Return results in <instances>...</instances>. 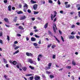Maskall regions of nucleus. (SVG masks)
I'll use <instances>...</instances> for the list:
<instances>
[{
    "instance_id": "4d7b16f0",
    "label": "nucleus",
    "mask_w": 80,
    "mask_h": 80,
    "mask_svg": "<svg viewBox=\"0 0 80 80\" xmlns=\"http://www.w3.org/2000/svg\"><path fill=\"white\" fill-rule=\"evenodd\" d=\"M78 17H80V11H79L78 12Z\"/></svg>"
},
{
    "instance_id": "c03bdc74",
    "label": "nucleus",
    "mask_w": 80,
    "mask_h": 80,
    "mask_svg": "<svg viewBox=\"0 0 80 80\" xmlns=\"http://www.w3.org/2000/svg\"><path fill=\"white\" fill-rule=\"evenodd\" d=\"M46 72L47 74H50L51 73V72L49 71H46Z\"/></svg>"
},
{
    "instance_id": "7ed1b4c3",
    "label": "nucleus",
    "mask_w": 80,
    "mask_h": 80,
    "mask_svg": "<svg viewBox=\"0 0 80 80\" xmlns=\"http://www.w3.org/2000/svg\"><path fill=\"white\" fill-rule=\"evenodd\" d=\"M26 55L28 56V57H32L33 56V54L31 53H29L28 52L26 53Z\"/></svg>"
},
{
    "instance_id": "3c124183",
    "label": "nucleus",
    "mask_w": 80,
    "mask_h": 80,
    "mask_svg": "<svg viewBox=\"0 0 80 80\" xmlns=\"http://www.w3.org/2000/svg\"><path fill=\"white\" fill-rule=\"evenodd\" d=\"M59 32L60 35H62V32L60 31V30H59Z\"/></svg>"
},
{
    "instance_id": "79ce46f5",
    "label": "nucleus",
    "mask_w": 80,
    "mask_h": 80,
    "mask_svg": "<svg viewBox=\"0 0 80 80\" xmlns=\"http://www.w3.org/2000/svg\"><path fill=\"white\" fill-rule=\"evenodd\" d=\"M80 4H78L76 5V7L77 8H78V7H80Z\"/></svg>"
},
{
    "instance_id": "6e6d98bb",
    "label": "nucleus",
    "mask_w": 80,
    "mask_h": 80,
    "mask_svg": "<svg viewBox=\"0 0 80 80\" xmlns=\"http://www.w3.org/2000/svg\"><path fill=\"white\" fill-rule=\"evenodd\" d=\"M37 19H38V20H42V18H40V17H38L37 18Z\"/></svg>"
},
{
    "instance_id": "bb28decb",
    "label": "nucleus",
    "mask_w": 80,
    "mask_h": 80,
    "mask_svg": "<svg viewBox=\"0 0 80 80\" xmlns=\"http://www.w3.org/2000/svg\"><path fill=\"white\" fill-rule=\"evenodd\" d=\"M56 58V55L54 54L52 56V58L53 59H55V58Z\"/></svg>"
},
{
    "instance_id": "69168bd1",
    "label": "nucleus",
    "mask_w": 80,
    "mask_h": 80,
    "mask_svg": "<svg viewBox=\"0 0 80 80\" xmlns=\"http://www.w3.org/2000/svg\"><path fill=\"white\" fill-rule=\"evenodd\" d=\"M33 35V33L32 32H31L30 33V35H31V36H32V35Z\"/></svg>"
},
{
    "instance_id": "1a4fd4ad",
    "label": "nucleus",
    "mask_w": 80,
    "mask_h": 80,
    "mask_svg": "<svg viewBox=\"0 0 80 80\" xmlns=\"http://www.w3.org/2000/svg\"><path fill=\"white\" fill-rule=\"evenodd\" d=\"M28 62H29L30 63H33V61H32V59H29L28 60Z\"/></svg>"
},
{
    "instance_id": "58836bf2",
    "label": "nucleus",
    "mask_w": 80,
    "mask_h": 80,
    "mask_svg": "<svg viewBox=\"0 0 80 80\" xmlns=\"http://www.w3.org/2000/svg\"><path fill=\"white\" fill-rule=\"evenodd\" d=\"M7 39L8 40V41H10V37H9L8 36H7Z\"/></svg>"
},
{
    "instance_id": "c756f323",
    "label": "nucleus",
    "mask_w": 80,
    "mask_h": 80,
    "mask_svg": "<svg viewBox=\"0 0 80 80\" xmlns=\"http://www.w3.org/2000/svg\"><path fill=\"white\" fill-rule=\"evenodd\" d=\"M50 78H54V76L52 75H50Z\"/></svg>"
},
{
    "instance_id": "0eeeda50",
    "label": "nucleus",
    "mask_w": 80,
    "mask_h": 80,
    "mask_svg": "<svg viewBox=\"0 0 80 80\" xmlns=\"http://www.w3.org/2000/svg\"><path fill=\"white\" fill-rule=\"evenodd\" d=\"M21 64L20 63H18L17 64V65H16L17 67L18 68H19V67H20V66H21Z\"/></svg>"
},
{
    "instance_id": "72a5a7b5",
    "label": "nucleus",
    "mask_w": 80,
    "mask_h": 80,
    "mask_svg": "<svg viewBox=\"0 0 80 80\" xmlns=\"http://www.w3.org/2000/svg\"><path fill=\"white\" fill-rule=\"evenodd\" d=\"M75 26L74 25H72L71 26V28H75Z\"/></svg>"
},
{
    "instance_id": "052dcab7",
    "label": "nucleus",
    "mask_w": 80,
    "mask_h": 80,
    "mask_svg": "<svg viewBox=\"0 0 80 80\" xmlns=\"http://www.w3.org/2000/svg\"><path fill=\"white\" fill-rule=\"evenodd\" d=\"M76 38L78 39H79V38H80V36H76Z\"/></svg>"
},
{
    "instance_id": "aec40b11",
    "label": "nucleus",
    "mask_w": 80,
    "mask_h": 80,
    "mask_svg": "<svg viewBox=\"0 0 80 80\" xmlns=\"http://www.w3.org/2000/svg\"><path fill=\"white\" fill-rule=\"evenodd\" d=\"M18 14H21L23 13V12L22 11H18L17 12Z\"/></svg>"
},
{
    "instance_id": "de8ad7c7",
    "label": "nucleus",
    "mask_w": 80,
    "mask_h": 80,
    "mask_svg": "<svg viewBox=\"0 0 80 80\" xmlns=\"http://www.w3.org/2000/svg\"><path fill=\"white\" fill-rule=\"evenodd\" d=\"M61 38L62 42H64V39H63V37H62V36H61Z\"/></svg>"
},
{
    "instance_id": "9d476101",
    "label": "nucleus",
    "mask_w": 80,
    "mask_h": 80,
    "mask_svg": "<svg viewBox=\"0 0 80 80\" xmlns=\"http://www.w3.org/2000/svg\"><path fill=\"white\" fill-rule=\"evenodd\" d=\"M25 18H26V17L25 16H23L20 18V20H25Z\"/></svg>"
},
{
    "instance_id": "412c9836",
    "label": "nucleus",
    "mask_w": 80,
    "mask_h": 80,
    "mask_svg": "<svg viewBox=\"0 0 80 80\" xmlns=\"http://www.w3.org/2000/svg\"><path fill=\"white\" fill-rule=\"evenodd\" d=\"M31 2L32 3V4H34V3H37L36 2L34 1L33 0H31Z\"/></svg>"
},
{
    "instance_id": "2f4dec72",
    "label": "nucleus",
    "mask_w": 80,
    "mask_h": 80,
    "mask_svg": "<svg viewBox=\"0 0 80 80\" xmlns=\"http://www.w3.org/2000/svg\"><path fill=\"white\" fill-rule=\"evenodd\" d=\"M71 68L72 67L71 66H67L66 67V68H67L68 69H71Z\"/></svg>"
},
{
    "instance_id": "774afa93",
    "label": "nucleus",
    "mask_w": 80,
    "mask_h": 80,
    "mask_svg": "<svg viewBox=\"0 0 80 80\" xmlns=\"http://www.w3.org/2000/svg\"><path fill=\"white\" fill-rule=\"evenodd\" d=\"M38 44H40L41 43V40H40L38 42Z\"/></svg>"
},
{
    "instance_id": "49530a36",
    "label": "nucleus",
    "mask_w": 80,
    "mask_h": 80,
    "mask_svg": "<svg viewBox=\"0 0 80 80\" xmlns=\"http://www.w3.org/2000/svg\"><path fill=\"white\" fill-rule=\"evenodd\" d=\"M72 77V79L73 80H75V78L74 77V76H71Z\"/></svg>"
},
{
    "instance_id": "20e7f679",
    "label": "nucleus",
    "mask_w": 80,
    "mask_h": 80,
    "mask_svg": "<svg viewBox=\"0 0 80 80\" xmlns=\"http://www.w3.org/2000/svg\"><path fill=\"white\" fill-rule=\"evenodd\" d=\"M68 38L69 39H73L75 38V36L73 35L72 36V35H70V36H68Z\"/></svg>"
},
{
    "instance_id": "7c9ffc66",
    "label": "nucleus",
    "mask_w": 80,
    "mask_h": 80,
    "mask_svg": "<svg viewBox=\"0 0 80 80\" xmlns=\"http://www.w3.org/2000/svg\"><path fill=\"white\" fill-rule=\"evenodd\" d=\"M55 47H56V46H55V45H52V47H51V48H55Z\"/></svg>"
},
{
    "instance_id": "f3484780",
    "label": "nucleus",
    "mask_w": 80,
    "mask_h": 80,
    "mask_svg": "<svg viewBox=\"0 0 80 80\" xmlns=\"http://www.w3.org/2000/svg\"><path fill=\"white\" fill-rule=\"evenodd\" d=\"M18 28L19 29H20V30H24V28L22 27L21 26H20L18 27Z\"/></svg>"
},
{
    "instance_id": "4c0bfd02",
    "label": "nucleus",
    "mask_w": 80,
    "mask_h": 80,
    "mask_svg": "<svg viewBox=\"0 0 80 80\" xmlns=\"http://www.w3.org/2000/svg\"><path fill=\"white\" fill-rule=\"evenodd\" d=\"M52 43H50V44L48 45V48H50L51 46H52Z\"/></svg>"
},
{
    "instance_id": "8fccbe9b",
    "label": "nucleus",
    "mask_w": 80,
    "mask_h": 80,
    "mask_svg": "<svg viewBox=\"0 0 80 80\" xmlns=\"http://www.w3.org/2000/svg\"><path fill=\"white\" fill-rule=\"evenodd\" d=\"M28 13H31V10H30L29 9L28 10Z\"/></svg>"
},
{
    "instance_id": "c9c22d12",
    "label": "nucleus",
    "mask_w": 80,
    "mask_h": 80,
    "mask_svg": "<svg viewBox=\"0 0 80 80\" xmlns=\"http://www.w3.org/2000/svg\"><path fill=\"white\" fill-rule=\"evenodd\" d=\"M35 37H36L37 38H40V36H39L37 35V34H35Z\"/></svg>"
},
{
    "instance_id": "c85d7f7f",
    "label": "nucleus",
    "mask_w": 80,
    "mask_h": 80,
    "mask_svg": "<svg viewBox=\"0 0 80 80\" xmlns=\"http://www.w3.org/2000/svg\"><path fill=\"white\" fill-rule=\"evenodd\" d=\"M23 7H26V8H27L28 7V5H27V4H25L23 6Z\"/></svg>"
},
{
    "instance_id": "ea45409f",
    "label": "nucleus",
    "mask_w": 80,
    "mask_h": 80,
    "mask_svg": "<svg viewBox=\"0 0 80 80\" xmlns=\"http://www.w3.org/2000/svg\"><path fill=\"white\" fill-rule=\"evenodd\" d=\"M53 15L52 14H51V18L52 20H53Z\"/></svg>"
},
{
    "instance_id": "4468645a",
    "label": "nucleus",
    "mask_w": 80,
    "mask_h": 80,
    "mask_svg": "<svg viewBox=\"0 0 80 80\" xmlns=\"http://www.w3.org/2000/svg\"><path fill=\"white\" fill-rule=\"evenodd\" d=\"M12 63L14 65H17V62L16 61H14L12 62Z\"/></svg>"
},
{
    "instance_id": "b1692460",
    "label": "nucleus",
    "mask_w": 80,
    "mask_h": 80,
    "mask_svg": "<svg viewBox=\"0 0 80 80\" xmlns=\"http://www.w3.org/2000/svg\"><path fill=\"white\" fill-rule=\"evenodd\" d=\"M39 13V12L38 11H34V15H37V14H38Z\"/></svg>"
},
{
    "instance_id": "393cba45",
    "label": "nucleus",
    "mask_w": 80,
    "mask_h": 80,
    "mask_svg": "<svg viewBox=\"0 0 80 80\" xmlns=\"http://www.w3.org/2000/svg\"><path fill=\"white\" fill-rule=\"evenodd\" d=\"M29 68H31V69H32V70H34V67H33L31 66H29Z\"/></svg>"
},
{
    "instance_id": "39448f33",
    "label": "nucleus",
    "mask_w": 80,
    "mask_h": 80,
    "mask_svg": "<svg viewBox=\"0 0 80 80\" xmlns=\"http://www.w3.org/2000/svg\"><path fill=\"white\" fill-rule=\"evenodd\" d=\"M37 6H38V5L37 4H35L33 6V8L34 10H37Z\"/></svg>"
},
{
    "instance_id": "2eb2a0df",
    "label": "nucleus",
    "mask_w": 80,
    "mask_h": 80,
    "mask_svg": "<svg viewBox=\"0 0 80 80\" xmlns=\"http://www.w3.org/2000/svg\"><path fill=\"white\" fill-rule=\"evenodd\" d=\"M17 17L16 16L15 17V18L13 19V21L15 22H17Z\"/></svg>"
},
{
    "instance_id": "4be33fe9",
    "label": "nucleus",
    "mask_w": 80,
    "mask_h": 80,
    "mask_svg": "<svg viewBox=\"0 0 80 80\" xmlns=\"http://www.w3.org/2000/svg\"><path fill=\"white\" fill-rule=\"evenodd\" d=\"M3 61L4 63H7V60H6V59H5V58H3Z\"/></svg>"
},
{
    "instance_id": "f8f14e48",
    "label": "nucleus",
    "mask_w": 80,
    "mask_h": 80,
    "mask_svg": "<svg viewBox=\"0 0 80 80\" xmlns=\"http://www.w3.org/2000/svg\"><path fill=\"white\" fill-rule=\"evenodd\" d=\"M22 69L23 70V71H25L27 70V68L25 67H24L22 68Z\"/></svg>"
},
{
    "instance_id": "a18cd8bd",
    "label": "nucleus",
    "mask_w": 80,
    "mask_h": 80,
    "mask_svg": "<svg viewBox=\"0 0 80 80\" xmlns=\"http://www.w3.org/2000/svg\"><path fill=\"white\" fill-rule=\"evenodd\" d=\"M8 2V1H7V0H4L3 1V2L4 3H7Z\"/></svg>"
},
{
    "instance_id": "5fc2aeb1",
    "label": "nucleus",
    "mask_w": 80,
    "mask_h": 80,
    "mask_svg": "<svg viewBox=\"0 0 80 80\" xmlns=\"http://www.w3.org/2000/svg\"><path fill=\"white\" fill-rule=\"evenodd\" d=\"M42 78H45V75H44V74H43L42 75Z\"/></svg>"
},
{
    "instance_id": "473e14b6",
    "label": "nucleus",
    "mask_w": 80,
    "mask_h": 80,
    "mask_svg": "<svg viewBox=\"0 0 80 80\" xmlns=\"http://www.w3.org/2000/svg\"><path fill=\"white\" fill-rule=\"evenodd\" d=\"M33 45L35 47H36V46H38V44L36 43H33Z\"/></svg>"
},
{
    "instance_id": "dca6fc26",
    "label": "nucleus",
    "mask_w": 80,
    "mask_h": 80,
    "mask_svg": "<svg viewBox=\"0 0 80 80\" xmlns=\"http://www.w3.org/2000/svg\"><path fill=\"white\" fill-rule=\"evenodd\" d=\"M71 5H70V4H66V6H65V7L66 8H70V6Z\"/></svg>"
},
{
    "instance_id": "f03ea898",
    "label": "nucleus",
    "mask_w": 80,
    "mask_h": 80,
    "mask_svg": "<svg viewBox=\"0 0 80 80\" xmlns=\"http://www.w3.org/2000/svg\"><path fill=\"white\" fill-rule=\"evenodd\" d=\"M35 80H40V77L37 75H36L34 77Z\"/></svg>"
},
{
    "instance_id": "0e129e2a",
    "label": "nucleus",
    "mask_w": 80,
    "mask_h": 80,
    "mask_svg": "<svg viewBox=\"0 0 80 80\" xmlns=\"http://www.w3.org/2000/svg\"><path fill=\"white\" fill-rule=\"evenodd\" d=\"M34 32H38V30L36 29L34 30Z\"/></svg>"
},
{
    "instance_id": "f704fd0d",
    "label": "nucleus",
    "mask_w": 80,
    "mask_h": 80,
    "mask_svg": "<svg viewBox=\"0 0 80 80\" xmlns=\"http://www.w3.org/2000/svg\"><path fill=\"white\" fill-rule=\"evenodd\" d=\"M26 76L28 77H30V76H32V74H27L26 75Z\"/></svg>"
},
{
    "instance_id": "680f3d73",
    "label": "nucleus",
    "mask_w": 80,
    "mask_h": 80,
    "mask_svg": "<svg viewBox=\"0 0 80 80\" xmlns=\"http://www.w3.org/2000/svg\"><path fill=\"white\" fill-rule=\"evenodd\" d=\"M74 12H71L70 13V14H71V15H73V14L74 13Z\"/></svg>"
},
{
    "instance_id": "a878e982",
    "label": "nucleus",
    "mask_w": 80,
    "mask_h": 80,
    "mask_svg": "<svg viewBox=\"0 0 80 80\" xmlns=\"http://www.w3.org/2000/svg\"><path fill=\"white\" fill-rule=\"evenodd\" d=\"M51 66H52V63L50 62L48 65V67L50 68Z\"/></svg>"
},
{
    "instance_id": "6ab92c4d",
    "label": "nucleus",
    "mask_w": 80,
    "mask_h": 80,
    "mask_svg": "<svg viewBox=\"0 0 80 80\" xmlns=\"http://www.w3.org/2000/svg\"><path fill=\"white\" fill-rule=\"evenodd\" d=\"M54 38H55L56 40H57V42H58V43H60V41H59V40H58V39H57V38H56V37H55V36H54Z\"/></svg>"
},
{
    "instance_id": "6e6552de",
    "label": "nucleus",
    "mask_w": 80,
    "mask_h": 80,
    "mask_svg": "<svg viewBox=\"0 0 80 80\" xmlns=\"http://www.w3.org/2000/svg\"><path fill=\"white\" fill-rule=\"evenodd\" d=\"M31 40L32 42H35L36 40V38L34 37H32L31 38Z\"/></svg>"
},
{
    "instance_id": "5701e85b",
    "label": "nucleus",
    "mask_w": 80,
    "mask_h": 80,
    "mask_svg": "<svg viewBox=\"0 0 80 80\" xmlns=\"http://www.w3.org/2000/svg\"><path fill=\"white\" fill-rule=\"evenodd\" d=\"M18 52H19V50H18L13 53V55H15V54L18 53Z\"/></svg>"
},
{
    "instance_id": "9b49d317",
    "label": "nucleus",
    "mask_w": 80,
    "mask_h": 80,
    "mask_svg": "<svg viewBox=\"0 0 80 80\" xmlns=\"http://www.w3.org/2000/svg\"><path fill=\"white\" fill-rule=\"evenodd\" d=\"M8 10L9 11H11L12 10V6L10 5L8 6Z\"/></svg>"
},
{
    "instance_id": "cd10ccee",
    "label": "nucleus",
    "mask_w": 80,
    "mask_h": 80,
    "mask_svg": "<svg viewBox=\"0 0 80 80\" xmlns=\"http://www.w3.org/2000/svg\"><path fill=\"white\" fill-rule=\"evenodd\" d=\"M33 76H32L29 77V79H30V80H33Z\"/></svg>"
},
{
    "instance_id": "423d86ee",
    "label": "nucleus",
    "mask_w": 80,
    "mask_h": 80,
    "mask_svg": "<svg viewBox=\"0 0 80 80\" xmlns=\"http://www.w3.org/2000/svg\"><path fill=\"white\" fill-rule=\"evenodd\" d=\"M4 20L6 22H7L8 23H9V21L8 19V18H5L4 19Z\"/></svg>"
},
{
    "instance_id": "864d4df0",
    "label": "nucleus",
    "mask_w": 80,
    "mask_h": 80,
    "mask_svg": "<svg viewBox=\"0 0 80 80\" xmlns=\"http://www.w3.org/2000/svg\"><path fill=\"white\" fill-rule=\"evenodd\" d=\"M46 69H50V68L49 67H48L47 66H46Z\"/></svg>"
},
{
    "instance_id": "f257e3e1",
    "label": "nucleus",
    "mask_w": 80,
    "mask_h": 80,
    "mask_svg": "<svg viewBox=\"0 0 80 80\" xmlns=\"http://www.w3.org/2000/svg\"><path fill=\"white\" fill-rule=\"evenodd\" d=\"M52 28H53V30L54 33H56L57 32V31H56V30H57L58 29H57V25L55 24V23H54L53 24ZM56 28V29H55Z\"/></svg>"
},
{
    "instance_id": "603ef678",
    "label": "nucleus",
    "mask_w": 80,
    "mask_h": 80,
    "mask_svg": "<svg viewBox=\"0 0 80 80\" xmlns=\"http://www.w3.org/2000/svg\"><path fill=\"white\" fill-rule=\"evenodd\" d=\"M17 36H18V37H21V36H22V35H21V34H17Z\"/></svg>"
},
{
    "instance_id": "e433bc0d",
    "label": "nucleus",
    "mask_w": 80,
    "mask_h": 80,
    "mask_svg": "<svg viewBox=\"0 0 80 80\" xmlns=\"http://www.w3.org/2000/svg\"><path fill=\"white\" fill-rule=\"evenodd\" d=\"M49 3H53V1L51 0H49L48 1Z\"/></svg>"
},
{
    "instance_id": "e2e57ef3",
    "label": "nucleus",
    "mask_w": 80,
    "mask_h": 80,
    "mask_svg": "<svg viewBox=\"0 0 80 80\" xmlns=\"http://www.w3.org/2000/svg\"><path fill=\"white\" fill-rule=\"evenodd\" d=\"M38 62L40 61V58H39L38 57Z\"/></svg>"
},
{
    "instance_id": "13d9d810",
    "label": "nucleus",
    "mask_w": 80,
    "mask_h": 80,
    "mask_svg": "<svg viewBox=\"0 0 80 80\" xmlns=\"http://www.w3.org/2000/svg\"><path fill=\"white\" fill-rule=\"evenodd\" d=\"M3 35V33H2V32H0V37H2Z\"/></svg>"
},
{
    "instance_id": "a211bd4d",
    "label": "nucleus",
    "mask_w": 80,
    "mask_h": 80,
    "mask_svg": "<svg viewBox=\"0 0 80 80\" xmlns=\"http://www.w3.org/2000/svg\"><path fill=\"white\" fill-rule=\"evenodd\" d=\"M72 64L74 66H75V65H76V63H75V61H74V60H73V61H72Z\"/></svg>"
},
{
    "instance_id": "bf43d9fd",
    "label": "nucleus",
    "mask_w": 80,
    "mask_h": 80,
    "mask_svg": "<svg viewBox=\"0 0 80 80\" xmlns=\"http://www.w3.org/2000/svg\"><path fill=\"white\" fill-rule=\"evenodd\" d=\"M23 10L24 12H27V10H26L25 8H24Z\"/></svg>"
},
{
    "instance_id": "a19ab883",
    "label": "nucleus",
    "mask_w": 80,
    "mask_h": 80,
    "mask_svg": "<svg viewBox=\"0 0 80 80\" xmlns=\"http://www.w3.org/2000/svg\"><path fill=\"white\" fill-rule=\"evenodd\" d=\"M58 4L59 5H60V4H61V2H60L59 0H58Z\"/></svg>"
},
{
    "instance_id": "37998d69",
    "label": "nucleus",
    "mask_w": 80,
    "mask_h": 80,
    "mask_svg": "<svg viewBox=\"0 0 80 80\" xmlns=\"http://www.w3.org/2000/svg\"><path fill=\"white\" fill-rule=\"evenodd\" d=\"M20 47L17 46L14 48V49L15 50H17V49H18V48H20Z\"/></svg>"
},
{
    "instance_id": "ddd939ff",
    "label": "nucleus",
    "mask_w": 80,
    "mask_h": 80,
    "mask_svg": "<svg viewBox=\"0 0 80 80\" xmlns=\"http://www.w3.org/2000/svg\"><path fill=\"white\" fill-rule=\"evenodd\" d=\"M48 23H46L45 25L44 26V28H45V29H46V28L48 27Z\"/></svg>"
},
{
    "instance_id": "09e8293b",
    "label": "nucleus",
    "mask_w": 80,
    "mask_h": 80,
    "mask_svg": "<svg viewBox=\"0 0 80 80\" xmlns=\"http://www.w3.org/2000/svg\"><path fill=\"white\" fill-rule=\"evenodd\" d=\"M0 43H1L2 45H3V41L1 39H0Z\"/></svg>"
},
{
    "instance_id": "338daca9",
    "label": "nucleus",
    "mask_w": 80,
    "mask_h": 80,
    "mask_svg": "<svg viewBox=\"0 0 80 80\" xmlns=\"http://www.w3.org/2000/svg\"><path fill=\"white\" fill-rule=\"evenodd\" d=\"M12 9L13 10H14L15 9V7H12Z\"/></svg>"
}]
</instances>
